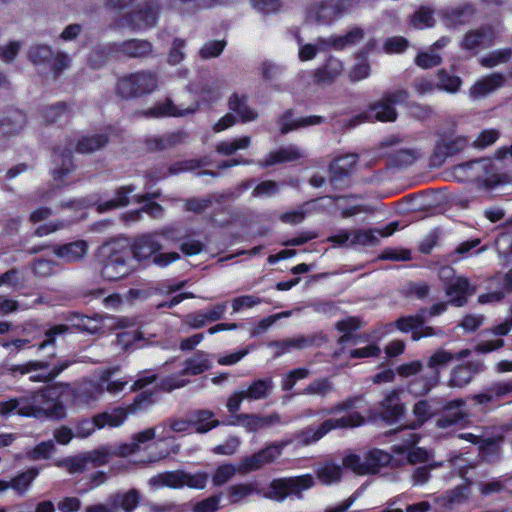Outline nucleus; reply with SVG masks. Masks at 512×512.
Segmentation results:
<instances>
[{
    "instance_id": "obj_34",
    "label": "nucleus",
    "mask_w": 512,
    "mask_h": 512,
    "mask_svg": "<svg viewBox=\"0 0 512 512\" xmlns=\"http://www.w3.org/2000/svg\"><path fill=\"white\" fill-rule=\"evenodd\" d=\"M155 436V428L151 427L140 431L132 436L130 443L123 444L119 447V454L121 456L131 455L140 449L141 444L153 440Z\"/></svg>"
},
{
    "instance_id": "obj_38",
    "label": "nucleus",
    "mask_w": 512,
    "mask_h": 512,
    "mask_svg": "<svg viewBox=\"0 0 512 512\" xmlns=\"http://www.w3.org/2000/svg\"><path fill=\"white\" fill-rule=\"evenodd\" d=\"M335 390L334 384L329 378L321 377L311 381L301 392L302 395L327 397Z\"/></svg>"
},
{
    "instance_id": "obj_7",
    "label": "nucleus",
    "mask_w": 512,
    "mask_h": 512,
    "mask_svg": "<svg viewBox=\"0 0 512 512\" xmlns=\"http://www.w3.org/2000/svg\"><path fill=\"white\" fill-rule=\"evenodd\" d=\"M157 87V73L143 70L120 78L116 84V92L124 99H131L152 93Z\"/></svg>"
},
{
    "instance_id": "obj_29",
    "label": "nucleus",
    "mask_w": 512,
    "mask_h": 512,
    "mask_svg": "<svg viewBox=\"0 0 512 512\" xmlns=\"http://www.w3.org/2000/svg\"><path fill=\"white\" fill-rule=\"evenodd\" d=\"M212 368V359L202 351L197 352L191 358L185 360L181 375L195 376Z\"/></svg>"
},
{
    "instance_id": "obj_41",
    "label": "nucleus",
    "mask_w": 512,
    "mask_h": 512,
    "mask_svg": "<svg viewBox=\"0 0 512 512\" xmlns=\"http://www.w3.org/2000/svg\"><path fill=\"white\" fill-rule=\"evenodd\" d=\"M364 459L367 474H374L377 473L381 467L386 466L390 463L391 456L387 452L375 449L365 454Z\"/></svg>"
},
{
    "instance_id": "obj_57",
    "label": "nucleus",
    "mask_w": 512,
    "mask_h": 512,
    "mask_svg": "<svg viewBox=\"0 0 512 512\" xmlns=\"http://www.w3.org/2000/svg\"><path fill=\"white\" fill-rule=\"evenodd\" d=\"M413 414L418 426L422 425L435 414V409L429 400H420L413 407Z\"/></svg>"
},
{
    "instance_id": "obj_16",
    "label": "nucleus",
    "mask_w": 512,
    "mask_h": 512,
    "mask_svg": "<svg viewBox=\"0 0 512 512\" xmlns=\"http://www.w3.org/2000/svg\"><path fill=\"white\" fill-rule=\"evenodd\" d=\"M398 228V223H390L383 229H367L352 231L351 246H374L378 244L380 237L392 235Z\"/></svg>"
},
{
    "instance_id": "obj_60",
    "label": "nucleus",
    "mask_w": 512,
    "mask_h": 512,
    "mask_svg": "<svg viewBox=\"0 0 512 512\" xmlns=\"http://www.w3.org/2000/svg\"><path fill=\"white\" fill-rule=\"evenodd\" d=\"M185 41L182 39H174L168 52L167 63L177 65L185 59L184 54Z\"/></svg>"
},
{
    "instance_id": "obj_56",
    "label": "nucleus",
    "mask_w": 512,
    "mask_h": 512,
    "mask_svg": "<svg viewBox=\"0 0 512 512\" xmlns=\"http://www.w3.org/2000/svg\"><path fill=\"white\" fill-rule=\"evenodd\" d=\"M461 79L457 76H451L444 70L438 71L437 88L449 93H455L461 86Z\"/></svg>"
},
{
    "instance_id": "obj_43",
    "label": "nucleus",
    "mask_w": 512,
    "mask_h": 512,
    "mask_svg": "<svg viewBox=\"0 0 512 512\" xmlns=\"http://www.w3.org/2000/svg\"><path fill=\"white\" fill-rule=\"evenodd\" d=\"M183 139L184 135L182 133H172L165 137H151L147 139L146 143L149 150L160 151L174 147L178 143H181Z\"/></svg>"
},
{
    "instance_id": "obj_3",
    "label": "nucleus",
    "mask_w": 512,
    "mask_h": 512,
    "mask_svg": "<svg viewBox=\"0 0 512 512\" xmlns=\"http://www.w3.org/2000/svg\"><path fill=\"white\" fill-rule=\"evenodd\" d=\"M244 399H246V396L243 390L237 391L229 397L226 406L231 414L226 417V425L241 426L247 432L255 433L282 423L281 416L278 413L269 415L236 414L235 412Z\"/></svg>"
},
{
    "instance_id": "obj_50",
    "label": "nucleus",
    "mask_w": 512,
    "mask_h": 512,
    "mask_svg": "<svg viewBox=\"0 0 512 512\" xmlns=\"http://www.w3.org/2000/svg\"><path fill=\"white\" fill-rule=\"evenodd\" d=\"M311 372L308 368H296L283 375L281 379V389L283 391H291L295 384L310 376Z\"/></svg>"
},
{
    "instance_id": "obj_62",
    "label": "nucleus",
    "mask_w": 512,
    "mask_h": 512,
    "mask_svg": "<svg viewBox=\"0 0 512 512\" xmlns=\"http://www.w3.org/2000/svg\"><path fill=\"white\" fill-rule=\"evenodd\" d=\"M219 316L220 314L216 312H211L209 314H191L186 316L185 324L191 328L198 329L206 325L208 322L216 320Z\"/></svg>"
},
{
    "instance_id": "obj_26",
    "label": "nucleus",
    "mask_w": 512,
    "mask_h": 512,
    "mask_svg": "<svg viewBox=\"0 0 512 512\" xmlns=\"http://www.w3.org/2000/svg\"><path fill=\"white\" fill-rule=\"evenodd\" d=\"M315 336L299 335L294 338H288L281 341H274L269 343V347L275 349V356L279 357L292 350H302L312 346L315 342Z\"/></svg>"
},
{
    "instance_id": "obj_14",
    "label": "nucleus",
    "mask_w": 512,
    "mask_h": 512,
    "mask_svg": "<svg viewBox=\"0 0 512 512\" xmlns=\"http://www.w3.org/2000/svg\"><path fill=\"white\" fill-rule=\"evenodd\" d=\"M162 249V244L156 238V234L147 233L134 238L130 245V254L138 261L149 259Z\"/></svg>"
},
{
    "instance_id": "obj_27",
    "label": "nucleus",
    "mask_w": 512,
    "mask_h": 512,
    "mask_svg": "<svg viewBox=\"0 0 512 512\" xmlns=\"http://www.w3.org/2000/svg\"><path fill=\"white\" fill-rule=\"evenodd\" d=\"M302 156L303 152L299 147L289 145L270 152L259 164L261 167H268L279 163L293 162L300 159Z\"/></svg>"
},
{
    "instance_id": "obj_19",
    "label": "nucleus",
    "mask_w": 512,
    "mask_h": 512,
    "mask_svg": "<svg viewBox=\"0 0 512 512\" xmlns=\"http://www.w3.org/2000/svg\"><path fill=\"white\" fill-rule=\"evenodd\" d=\"M505 76L501 73H492L477 80L469 89L473 99H481L505 85Z\"/></svg>"
},
{
    "instance_id": "obj_24",
    "label": "nucleus",
    "mask_w": 512,
    "mask_h": 512,
    "mask_svg": "<svg viewBox=\"0 0 512 512\" xmlns=\"http://www.w3.org/2000/svg\"><path fill=\"white\" fill-rule=\"evenodd\" d=\"M343 72V63L334 57H329L323 67L313 73L314 82L317 85L326 86L332 84Z\"/></svg>"
},
{
    "instance_id": "obj_35",
    "label": "nucleus",
    "mask_w": 512,
    "mask_h": 512,
    "mask_svg": "<svg viewBox=\"0 0 512 512\" xmlns=\"http://www.w3.org/2000/svg\"><path fill=\"white\" fill-rule=\"evenodd\" d=\"M316 476L325 485L337 483L342 477V466L333 461H326L316 469Z\"/></svg>"
},
{
    "instance_id": "obj_10",
    "label": "nucleus",
    "mask_w": 512,
    "mask_h": 512,
    "mask_svg": "<svg viewBox=\"0 0 512 512\" xmlns=\"http://www.w3.org/2000/svg\"><path fill=\"white\" fill-rule=\"evenodd\" d=\"M408 99L406 90H395L385 93L378 101L370 105L371 120L380 122H393L397 118L396 104L405 102Z\"/></svg>"
},
{
    "instance_id": "obj_22",
    "label": "nucleus",
    "mask_w": 512,
    "mask_h": 512,
    "mask_svg": "<svg viewBox=\"0 0 512 512\" xmlns=\"http://www.w3.org/2000/svg\"><path fill=\"white\" fill-rule=\"evenodd\" d=\"M446 294L450 297V303L461 307L466 303V295L475 293L470 282L465 277H455L446 285Z\"/></svg>"
},
{
    "instance_id": "obj_46",
    "label": "nucleus",
    "mask_w": 512,
    "mask_h": 512,
    "mask_svg": "<svg viewBox=\"0 0 512 512\" xmlns=\"http://www.w3.org/2000/svg\"><path fill=\"white\" fill-rule=\"evenodd\" d=\"M512 58V49H497L479 59V63L485 68H494L500 64L510 61Z\"/></svg>"
},
{
    "instance_id": "obj_63",
    "label": "nucleus",
    "mask_w": 512,
    "mask_h": 512,
    "mask_svg": "<svg viewBox=\"0 0 512 512\" xmlns=\"http://www.w3.org/2000/svg\"><path fill=\"white\" fill-rule=\"evenodd\" d=\"M208 481V475L203 472L194 474L183 471V487L187 486L192 489H203Z\"/></svg>"
},
{
    "instance_id": "obj_64",
    "label": "nucleus",
    "mask_w": 512,
    "mask_h": 512,
    "mask_svg": "<svg viewBox=\"0 0 512 512\" xmlns=\"http://www.w3.org/2000/svg\"><path fill=\"white\" fill-rule=\"evenodd\" d=\"M342 466L351 469L354 473L358 475L367 474V469H365L366 464L364 456L360 457L358 455L350 454L343 459Z\"/></svg>"
},
{
    "instance_id": "obj_12",
    "label": "nucleus",
    "mask_w": 512,
    "mask_h": 512,
    "mask_svg": "<svg viewBox=\"0 0 512 512\" xmlns=\"http://www.w3.org/2000/svg\"><path fill=\"white\" fill-rule=\"evenodd\" d=\"M72 394V402L77 407H89L96 402L104 392L103 385L99 382L82 381L77 387L65 389L64 393Z\"/></svg>"
},
{
    "instance_id": "obj_5",
    "label": "nucleus",
    "mask_w": 512,
    "mask_h": 512,
    "mask_svg": "<svg viewBox=\"0 0 512 512\" xmlns=\"http://www.w3.org/2000/svg\"><path fill=\"white\" fill-rule=\"evenodd\" d=\"M119 53L127 58H147L153 53V45L151 42L143 39H130L109 47L95 50L90 57L92 67H101L108 55Z\"/></svg>"
},
{
    "instance_id": "obj_55",
    "label": "nucleus",
    "mask_w": 512,
    "mask_h": 512,
    "mask_svg": "<svg viewBox=\"0 0 512 512\" xmlns=\"http://www.w3.org/2000/svg\"><path fill=\"white\" fill-rule=\"evenodd\" d=\"M140 495L136 489H131L124 494H117L115 496V503H119V506L126 512L133 511L139 504Z\"/></svg>"
},
{
    "instance_id": "obj_2",
    "label": "nucleus",
    "mask_w": 512,
    "mask_h": 512,
    "mask_svg": "<svg viewBox=\"0 0 512 512\" xmlns=\"http://www.w3.org/2000/svg\"><path fill=\"white\" fill-rule=\"evenodd\" d=\"M101 276L108 281H117L130 275L131 264L130 244L126 240H114L100 249Z\"/></svg>"
},
{
    "instance_id": "obj_47",
    "label": "nucleus",
    "mask_w": 512,
    "mask_h": 512,
    "mask_svg": "<svg viewBox=\"0 0 512 512\" xmlns=\"http://www.w3.org/2000/svg\"><path fill=\"white\" fill-rule=\"evenodd\" d=\"M55 452L53 440L43 441L34 448L25 452V456L31 461H40L49 459Z\"/></svg>"
},
{
    "instance_id": "obj_53",
    "label": "nucleus",
    "mask_w": 512,
    "mask_h": 512,
    "mask_svg": "<svg viewBox=\"0 0 512 512\" xmlns=\"http://www.w3.org/2000/svg\"><path fill=\"white\" fill-rule=\"evenodd\" d=\"M257 492L253 484L232 485L227 489V497L230 503H237Z\"/></svg>"
},
{
    "instance_id": "obj_61",
    "label": "nucleus",
    "mask_w": 512,
    "mask_h": 512,
    "mask_svg": "<svg viewBox=\"0 0 512 512\" xmlns=\"http://www.w3.org/2000/svg\"><path fill=\"white\" fill-rule=\"evenodd\" d=\"M58 466L66 468L70 474L82 473L87 469V463L83 454L62 460L58 463Z\"/></svg>"
},
{
    "instance_id": "obj_58",
    "label": "nucleus",
    "mask_w": 512,
    "mask_h": 512,
    "mask_svg": "<svg viewBox=\"0 0 512 512\" xmlns=\"http://www.w3.org/2000/svg\"><path fill=\"white\" fill-rule=\"evenodd\" d=\"M465 400L463 399H455L447 402L444 407V413L447 416H450L451 418H458L459 422H462L468 417L467 411L464 409L465 407Z\"/></svg>"
},
{
    "instance_id": "obj_36",
    "label": "nucleus",
    "mask_w": 512,
    "mask_h": 512,
    "mask_svg": "<svg viewBox=\"0 0 512 512\" xmlns=\"http://www.w3.org/2000/svg\"><path fill=\"white\" fill-rule=\"evenodd\" d=\"M25 117L21 113H14L10 117L0 120V138H9L18 135L24 128Z\"/></svg>"
},
{
    "instance_id": "obj_23",
    "label": "nucleus",
    "mask_w": 512,
    "mask_h": 512,
    "mask_svg": "<svg viewBox=\"0 0 512 512\" xmlns=\"http://www.w3.org/2000/svg\"><path fill=\"white\" fill-rule=\"evenodd\" d=\"M475 15V8L470 3H461L449 8L443 13L444 24L448 27H456L469 23Z\"/></svg>"
},
{
    "instance_id": "obj_32",
    "label": "nucleus",
    "mask_w": 512,
    "mask_h": 512,
    "mask_svg": "<svg viewBox=\"0 0 512 512\" xmlns=\"http://www.w3.org/2000/svg\"><path fill=\"white\" fill-rule=\"evenodd\" d=\"M109 142L106 134L82 136L76 144V151L81 154H91L104 148Z\"/></svg>"
},
{
    "instance_id": "obj_9",
    "label": "nucleus",
    "mask_w": 512,
    "mask_h": 512,
    "mask_svg": "<svg viewBox=\"0 0 512 512\" xmlns=\"http://www.w3.org/2000/svg\"><path fill=\"white\" fill-rule=\"evenodd\" d=\"M290 443L291 441L287 440L269 445L257 453L245 457L237 468L226 465V476L235 472L249 473L273 463L281 455L282 450Z\"/></svg>"
},
{
    "instance_id": "obj_48",
    "label": "nucleus",
    "mask_w": 512,
    "mask_h": 512,
    "mask_svg": "<svg viewBox=\"0 0 512 512\" xmlns=\"http://www.w3.org/2000/svg\"><path fill=\"white\" fill-rule=\"evenodd\" d=\"M425 313V310H421L416 315L400 317L399 319L396 320L395 325L402 332L412 331L413 333L415 330H418V328H420L424 324L426 320Z\"/></svg>"
},
{
    "instance_id": "obj_8",
    "label": "nucleus",
    "mask_w": 512,
    "mask_h": 512,
    "mask_svg": "<svg viewBox=\"0 0 512 512\" xmlns=\"http://www.w3.org/2000/svg\"><path fill=\"white\" fill-rule=\"evenodd\" d=\"M69 366L70 362L64 361L50 369L49 363L46 361L30 360L22 364L7 365L6 370L13 377L30 375L32 382L48 383L58 377Z\"/></svg>"
},
{
    "instance_id": "obj_21",
    "label": "nucleus",
    "mask_w": 512,
    "mask_h": 512,
    "mask_svg": "<svg viewBox=\"0 0 512 512\" xmlns=\"http://www.w3.org/2000/svg\"><path fill=\"white\" fill-rule=\"evenodd\" d=\"M364 30L360 27L351 28L345 35L342 36H331L327 39H321L319 41L320 49L327 50L333 48L335 50H343L346 47L355 45L364 38Z\"/></svg>"
},
{
    "instance_id": "obj_11",
    "label": "nucleus",
    "mask_w": 512,
    "mask_h": 512,
    "mask_svg": "<svg viewBox=\"0 0 512 512\" xmlns=\"http://www.w3.org/2000/svg\"><path fill=\"white\" fill-rule=\"evenodd\" d=\"M344 0H323L312 4L306 14V22L328 25L338 18L345 10Z\"/></svg>"
},
{
    "instance_id": "obj_39",
    "label": "nucleus",
    "mask_w": 512,
    "mask_h": 512,
    "mask_svg": "<svg viewBox=\"0 0 512 512\" xmlns=\"http://www.w3.org/2000/svg\"><path fill=\"white\" fill-rule=\"evenodd\" d=\"M135 188L132 185L123 186L116 190L115 197L98 205V211L104 212L111 209L125 207L129 204V194H131Z\"/></svg>"
},
{
    "instance_id": "obj_33",
    "label": "nucleus",
    "mask_w": 512,
    "mask_h": 512,
    "mask_svg": "<svg viewBox=\"0 0 512 512\" xmlns=\"http://www.w3.org/2000/svg\"><path fill=\"white\" fill-rule=\"evenodd\" d=\"M364 418L359 413H352L340 418H331L322 422V429L327 434L334 429H346L361 426Z\"/></svg>"
},
{
    "instance_id": "obj_31",
    "label": "nucleus",
    "mask_w": 512,
    "mask_h": 512,
    "mask_svg": "<svg viewBox=\"0 0 512 512\" xmlns=\"http://www.w3.org/2000/svg\"><path fill=\"white\" fill-rule=\"evenodd\" d=\"M86 252L87 244L82 240L62 245L54 249L55 255L66 262L78 261L86 255Z\"/></svg>"
},
{
    "instance_id": "obj_4",
    "label": "nucleus",
    "mask_w": 512,
    "mask_h": 512,
    "mask_svg": "<svg viewBox=\"0 0 512 512\" xmlns=\"http://www.w3.org/2000/svg\"><path fill=\"white\" fill-rule=\"evenodd\" d=\"M455 360L454 353L444 348L436 349L427 359L426 365L430 372L419 378H416L408 385L409 392L415 395H426L440 381V371L446 368Z\"/></svg>"
},
{
    "instance_id": "obj_30",
    "label": "nucleus",
    "mask_w": 512,
    "mask_h": 512,
    "mask_svg": "<svg viewBox=\"0 0 512 512\" xmlns=\"http://www.w3.org/2000/svg\"><path fill=\"white\" fill-rule=\"evenodd\" d=\"M152 488L160 489L169 487L179 489L183 487V471H170L159 473L151 477L148 481Z\"/></svg>"
},
{
    "instance_id": "obj_18",
    "label": "nucleus",
    "mask_w": 512,
    "mask_h": 512,
    "mask_svg": "<svg viewBox=\"0 0 512 512\" xmlns=\"http://www.w3.org/2000/svg\"><path fill=\"white\" fill-rule=\"evenodd\" d=\"M229 109L232 113L226 114V128L235 124L237 120L248 122L255 120L258 116L256 111L248 107L245 97L240 98L236 94L229 99Z\"/></svg>"
},
{
    "instance_id": "obj_37",
    "label": "nucleus",
    "mask_w": 512,
    "mask_h": 512,
    "mask_svg": "<svg viewBox=\"0 0 512 512\" xmlns=\"http://www.w3.org/2000/svg\"><path fill=\"white\" fill-rule=\"evenodd\" d=\"M273 389L271 378L259 379L252 382L247 389L243 390L247 400H260L267 398Z\"/></svg>"
},
{
    "instance_id": "obj_40",
    "label": "nucleus",
    "mask_w": 512,
    "mask_h": 512,
    "mask_svg": "<svg viewBox=\"0 0 512 512\" xmlns=\"http://www.w3.org/2000/svg\"><path fill=\"white\" fill-rule=\"evenodd\" d=\"M193 428L197 433H206L219 425V421L214 419V415L208 410H198L192 415Z\"/></svg>"
},
{
    "instance_id": "obj_20",
    "label": "nucleus",
    "mask_w": 512,
    "mask_h": 512,
    "mask_svg": "<svg viewBox=\"0 0 512 512\" xmlns=\"http://www.w3.org/2000/svg\"><path fill=\"white\" fill-rule=\"evenodd\" d=\"M495 37L496 35L492 27L483 26L478 29L468 31L463 37L461 47L466 50L489 47Z\"/></svg>"
},
{
    "instance_id": "obj_59",
    "label": "nucleus",
    "mask_w": 512,
    "mask_h": 512,
    "mask_svg": "<svg viewBox=\"0 0 512 512\" xmlns=\"http://www.w3.org/2000/svg\"><path fill=\"white\" fill-rule=\"evenodd\" d=\"M458 438L467 440L473 444H478L480 450H485L489 447L498 445L503 441L502 436H498L497 438H482L481 435L473 433H462L458 435Z\"/></svg>"
},
{
    "instance_id": "obj_54",
    "label": "nucleus",
    "mask_w": 512,
    "mask_h": 512,
    "mask_svg": "<svg viewBox=\"0 0 512 512\" xmlns=\"http://www.w3.org/2000/svg\"><path fill=\"white\" fill-rule=\"evenodd\" d=\"M327 434L326 430L322 429V423L317 428L307 427L306 429L295 433L294 438L302 445H309L317 442Z\"/></svg>"
},
{
    "instance_id": "obj_1",
    "label": "nucleus",
    "mask_w": 512,
    "mask_h": 512,
    "mask_svg": "<svg viewBox=\"0 0 512 512\" xmlns=\"http://www.w3.org/2000/svg\"><path fill=\"white\" fill-rule=\"evenodd\" d=\"M69 389V384L56 383L35 391H30L21 397L10 398L0 402V416L7 417L16 413L23 417L63 418L65 408L59 397Z\"/></svg>"
},
{
    "instance_id": "obj_6",
    "label": "nucleus",
    "mask_w": 512,
    "mask_h": 512,
    "mask_svg": "<svg viewBox=\"0 0 512 512\" xmlns=\"http://www.w3.org/2000/svg\"><path fill=\"white\" fill-rule=\"evenodd\" d=\"M314 484V478L310 474L277 478L271 481L263 496L277 502H283L289 496L300 499L302 492L312 488Z\"/></svg>"
},
{
    "instance_id": "obj_17",
    "label": "nucleus",
    "mask_w": 512,
    "mask_h": 512,
    "mask_svg": "<svg viewBox=\"0 0 512 512\" xmlns=\"http://www.w3.org/2000/svg\"><path fill=\"white\" fill-rule=\"evenodd\" d=\"M157 8L152 4L138 7L126 16V25L132 30H143L155 25Z\"/></svg>"
},
{
    "instance_id": "obj_15",
    "label": "nucleus",
    "mask_w": 512,
    "mask_h": 512,
    "mask_svg": "<svg viewBox=\"0 0 512 512\" xmlns=\"http://www.w3.org/2000/svg\"><path fill=\"white\" fill-rule=\"evenodd\" d=\"M484 368V364L481 362H467L457 365L450 371L448 386L463 388L472 381L475 374L484 371Z\"/></svg>"
},
{
    "instance_id": "obj_45",
    "label": "nucleus",
    "mask_w": 512,
    "mask_h": 512,
    "mask_svg": "<svg viewBox=\"0 0 512 512\" xmlns=\"http://www.w3.org/2000/svg\"><path fill=\"white\" fill-rule=\"evenodd\" d=\"M127 416V411L123 408L114 409L111 412H104L96 415V423L98 428H103L108 425L117 427L124 423Z\"/></svg>"
},
{
    "instance_id": "obj_25",
    "label": "nucleus",
    "mask_w": 512,
    "mask_h": 512,
    "mask_svg": "<svg viewBox=\"0 0 512 512\" xmlns=\"http://www.w3.org/2000/svg\"><path fill=\"white\" fill-rule=\"evenodd\" d=\"M401 392L392 390L388 392L380 402L382 417L386 421L395 420L405 412V406L401 403Z\"/></svg>"
},
{
    "instance_id": "obj_42",
    "label": "nucleus",
    "mask_w": 512,
    "mask_h": 512,
    "mask_svg": "<svg viewBox=\"0 0 512 512\" xmlns=\"http://www.w3.org/2000/svg\"><path fill=\"white\" fill-rule=\"evenodd\" d=\"M358 160L356 154H347L334 160L330 166L332 179H337L346 176L355 167Z\"/></svg>"
},
{
    "instance_id": "obj_44",
    "label": "nucleus",
    "mask_w": 512,
    "mask_h": 512,
    "mask_svg": "<svg viewBox=\"0 0 512 512\" xmlns=\"http://www.w3.org/2000/svg\"><path fill=\"white\" fill-rule=\"evenodd\" d=\"M39 474L38 469L30 468L25 472L18 474L10 480L11 488L20 495H23L27 492L31 483Z\"/></svg>"
},
{
    "instance_id": "obj_49",
    "label": "nucleus",
    "mask_w": 512,
    "mask_h": 512,
    "mask_svg": "<svg viewBox=\"0 0 512 512\" xmlns=\"http://www.w3.org/2000/svg\"><path fill=\"white\" fill-rule=\"evenodd\" d=\"M411 24L415 28L432 27L435 24L434 10L428 6H421L412 16Z\"/></svg>"
},
{
    "instance_id": "obj_28",
    "label": "nucleus",
    "mask_w": 512,
    "mask_h": 512,
    "mask_svg": "<svg viewBox=\"0 0 512 512\" xmlns=\"http://www.w3.org/2000/svg\"><path fill=\"white\" fill-rule=\"evenodd\" d=\"M291 116L292 112L291 110H288L280 117L279 124L281 125L280 130L282 134H287L292 130H296L302 127L319 125L324 122V118L317 115L302 117L297 120H291Z\"/></svg>"
},
{
    "instance_id": "obj_52",
    "label": "nucleus",
    "mask_w": 512,
    "mask_h": 512,
    "mask_svg": "<svg viewBox=\"0 0 512 512\" xmlns=\"http://www.w3.org/2000/svg\"><path fill=\"white\" fill-rule=\"evenodd\" d=\"M53 51L47 45H37L31 47L28 56L29 59L36 65H49L53 59Z\"/></svg>"
},
{
    "instance_id": "obj_51",
    "label": "nucleus",
    "mask_w": 512,
    "mask_h": 512,
    "mask_svg": "<svg viewBox=\"0 0 512 512\" xmlns=\"http://www.w3.org/2000/svg\"><path fill=\"white\" fill-rule=\"evenodd\" d=\"M441 62V55L430 48L426 51H420L415 57V64L421 69H431L440 65Z\"/></svg>"
},
{
    "instance_id": "obj_13",
    "label": "nucleus",
    "mask_w": 512,
    "mask_h": 512,
    "mask_svg": "<svg viewBox=\"0 0 512 512\" xmlns=\"http://www.w3.org/2000/svg\"><path fill=\"white\" fill-rule=\"evenodd\" d=\"M198 108L199 104L196 101L184 107L182 104L175 105L171 99H166L165 102L157 103L152 108L145 111H139L136 114L149 118H160L168 116L182 117L196 112Z\"/></svg>"
}]
</instances>
